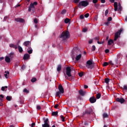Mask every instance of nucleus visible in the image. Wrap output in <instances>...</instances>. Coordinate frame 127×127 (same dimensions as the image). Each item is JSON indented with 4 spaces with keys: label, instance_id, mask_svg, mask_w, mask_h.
I'll use <instances>...</instances> for the list:
<instances>
[{
    "label": "nucleus",
    "instance_id": "nucleus-1",
    "mask_svg": "<svg viewBox=\"0 0 127 127\" xmlns=\"http://www.w3.org/2000/svg\"><path fill=\"white\" fill-rule=\"evenodd\" d=\"M70 37V33H69V31H66L65 32H63L61 35L60 36V38H61V40L62 41H67V39Z\"/></svg>",
    "mask_w": 127,
    "mask_h": 127
},
{
    "label": "nucleus",
    "instance_id": "nucleus-2",
    "mask_svg": "<svg viewBox=\"0 0 127 127\" xmlns=\"http://www.w3.org/2000/svg\"><path fill=\"white\" fill-rule=\"evenodd\" d=\"M64 73V76H65V79L67 80H71V78H69L68 77H72V74H71V67L68 66L66 67V73Z\"/></svg>",
    "mask_w": 127,
    "mask_h": 127
},
{
    "label": "nucleus",
    "instance_id": "nucleus-3",
    "mask_svg": "<svg viewBox=\"0 0 127 127\" xmlns=\"http://www.w3.org/2000/svg\"><path fill=\"white\" fill-rule=\"evenodd\" d=\"M80 50H79L77 48H73L72 52L71 53V57L73 60H74V59L77 56L78 54H80Z\"/></svg>",
    "mask_w": 127,
    "mask_h": 127
},
{
    "label": "nucleus",
    "instance_id": "nucleus-4",
    "mask_svg": "<svg viewBox=\"0 0 127 127\" xmlns=\"http://www.w3.org/2000/svg\"><path fill=\"white\" fill-rule=\"evenodd\" d=\"M92 112H93V110L92 109V108L86 109L84 112L82 113V115L81 116L82 118H87L88 116L92 114Z\"/></svg>",
    "mask_w": 127,
    "mask_h": 127
},
{
    "label": "nucleus",
    "instance_id": "nucleus-5",
    "mask_svg": "<svg viewBox=\"0 0 127 127\" xmlns=\"http://www.w3.org/2000/svg\"><path fill=\"white\" fill-rule=\"evenodd\" d=\"M88 5H89V2L87 0L81 1L78 4L79 8H82V6L86 7Z\"/></svg>",
    "mask_w": 127,
    "mask_h": 127
},
{
    "label": "nucleus",
    "instance_id": "nucleus-6",
    "mask_svg": "<svg viewBox=\"0 0 127 127\" xmlns=\"http://www.w3.org/2000/svg\"><path fill=\"white\" fill-rule=\"evenodd\" d=\"M34 5H37V1H35L33 3H31L28 11H29V12H30V11H33V12H34V10H35V7H34Z\"/></svg>",
    "mask_w": 127,
    "mask_h": 127
},
{
    "label": "nucleus",
    "instance_id": "nucleus-7",
    "mask_svg": "<svg viewBox=\"0 0 127 127\" xmlns=\"http://www.w3.org/2000/svg\"><path fill=\"white\" fill-rule=\"evenodd\" d=\"M123 31V28H121L119 31H118L117 32L115 33V37H114V41H117L118 40V38H119V36L121 35V33H122V32Z\"/></svg>",
    "mask_w": 127,
    "mask_h": 127
},
{
    "label": "nucleus",
    "instance_id": "nucleus-8",
    "mask_svg": "<svg viewBox=\"0 0 127 127\" xmlns=\"http://www.w3.org/2000/svg\"><path fill=\"white\" fill-rule=\"evenodd\" d=\"M86 67H87L88 69H92L94 67V65H93V62L90 60L86 62Z\"/></svg>",
    "mask_w": 127,
    "mask_h": 127
},
{
    "label": "nucleus",
    "instance_id": "nucleus-9",
    "mask_svg": "<svg viewBox=\"0 0 127 127\" xmlns=\"http://www.w3.org/2000/svg\"><path fill=\"white\" fill-rule=\"evenodd\" d=\"M43 120H44V124L42 125V127H50V125H49V124H48V121H49V120L48 119V118H47L45 120V118H43Z\"/></svg>",
    "mask_w": 127,
    "mask_h": 127
},
{
    "label": "nucleus",
    "instance_id": "nucleus-10",
    "mask_svg": "<svg viewBox=\"0 0 127 127\" xmlns=\"http://www.w3.org/2000/svg\"><path fill=\"white\" fill-rule=\"evenodd\" d=\"M110 2H112L113 3H114V10L115 11H117V10H118V3L117 2H115V0H109Z\"/></svg>",
    "mask_w": 127,
    "mask_h": 127
},
{
    "label": "nucleus",
    "instance_id": "nucleus-11",
    "mask_svg": "<svg viewBox=\"0 0 127 127\" xmlns=\"http://www.w3.org/2000/svg\"><path fill=\"white\" fill-rule=\"evenodd\" d=\"M15 21H16V22H20V23H24L25 22L24 19L21 18H15Z\"/></svg>",
    "mask_w": 127,
    "mask_h": 127
},
{
    "label": "nucleus",
    "instance_id": "nucleus-12",
    "mask_svg": "<svg viewBox=\"0 0 127 127\" xmlns=\"http://www.w3.org/2000/svg\"><path fill=\"white\" fill-rule=\"evenodd\" d=\"M116 101L117 102H118L119 103H121V104H124L125 103V99L124 98L121 97V98H116Z\"/></svg>",
    "mask_w": 127,
    "mask_h": 127
},
{
    "label": "nucleus",
    "instance_id": "nucleus-13",
    "mask_svg": "<svg viewBox=\"0 0 127 127\" xmlns=\"http://www.w3.org/2000/svg\"><path fill=\"white\" fill-rule=\"evenodd\" d=\"M58 89L59 90L61 94H64V88H63V86H62V85L60 84L59 85Z\"/></svg>",
    "mask_w": 127,
    "mask_h": 127
},
{
    "label": "nucleus",
    "instance_id": "nucleus-14",
    "mask_svg": "<svg viewBox=\"0 0 127 127\" xmlns=\"http://www.w3.org/2000/svg\"><path fill=\"white\" fill-rule=\"evenodd\" d=\"M96 101H97V100L96 99V98H95V97H90V98L89 99V101L90 102V103H91V104H94V103H96Z\"/></svg>",
    "mask_w": 127,
    "mask_h": 127
},
{
    "label": "nucleus",
    "instance_id": "nucleus-15",
    "mask_svg": "<svg viewBox=\"0 0 127 127\" xmlns=\"http://www.w3.org/2000/svg\"><path fill=\"white\" fill-rule=\"evenodd\" d=\"M82 58V54H79L78 55H77V56H76L75 57V60H76V61H79L81 58Z\"/></svg>",
    "mask_w": 127,
    "mask_h": 127
},
{
    "label": "nucleus",
    "instance_id": "nucleus-16",
    "mask_svg": "<svg viewBox=\"0 0 127 127\" xmlns=\"http://www.w3.org/2000/svg\"><path fill=\"white\" fill-rule=\"evenodd\" d=\"M29 57H30V56L28 54H25L23 56V60H27Z\"/></svg>",
    "mask_w": 127,
    "mask_h": 127
},
{
    "label": "nucleus",
    "instance_id": "nucleus-17",
    "mask_svg": "<svg viewBox=\"0 0 127 127\" xmlns=\"http://www.w3.org/2000/svg\"><path fill=\"white\" fill-rule=\"evenodd\" d=\"M9 47L11 48H14V49H17L18 47L17 45H15L13 44H10L9 45Z\"/></svg>",
    "mask_w": 127,
    "mask_h": 127
},
{
    "label": "nucleus",
    "instance_id": "nucleus-18",
    "mask_svg": "<svg viewBox=\"0 0 127 127\" xmlns=\"http://www.w3.org/2000/svg\"><path fill=\"white\" fill-rule=\"evenodd\" d=\"M23 44L26 47H28V46H29V45L30 44V41H25L24 42Z\"/></svg>",
    "mask_w": 127,
    "mask_h": 127
},
{
    "label": "nucleus",
    "instance_id": "nucleus-19",
    "mask_svg": "<svg viewBox=\"0 0 127 127\" xmlns=\"http://www.w3.org/2000/svg\"><path fill=\"white\" fill-rule=\"evenodd\" d=\"M118 6H119L118 9L117 8L118 11H120V12L122 11L123 10V7H122V5L120 3H119Z\"/></svg>",
    "mask_w": 127,
    "mask_h": 127
},
{
    "label": "nucleus",
    "instance_id": "nucleus-20",
    "mask_svg": "<svg viewBox=\"0 0 127 127\" xmlns=\"http://www.w3.org/2000/svg\"><path fill=\"white\" fill-rule=\"evenodd\" d=\"M5 74L4 76L6 78V79H7V78H8V76H9V71H5L4 72Z\"/></svg>",
    "mask_w": 127,
    "mask_h": 127
},
{
    "label": "nucleus",
    "instance_id": "nucleus-21",
    "mask_svg": "<svg viewBox=\"0 0 127 127\" xmlns=\"http://www.w3.org/2000/svg\"><path fill=\"white\" fill-rule=\"evenodd\" d=\"M33 50H32V48L31 47H29L28 48L27 52L29 54H31L33 52Z\"/></svg>",
    "mask_w": 127,
    "mask_h": 127
},
{
    "label": "nucleus",
    "instance_id": "nucleus-22",
    "mask_svg": "<svg viewBox=\"0 0 127 127\" xmlns=\"http://www.w3.org/2000/svg\"><path fill=\"white\" fill-rule=\"evenodd\" d=\"M5 61L7 63H9L10 62V58H9L8 57H6L5 58Z\"/></svg>",
    "mask_w": 127,
    "mask_h": 127
},
{
    "label": "nucleus",
    "instance_id": "nucleus-23",
    "mask_svg": "<svg viewBox=\"0 0 127 127\" xmlns=\"http://www.w3.org/2000/svg\"><path fill=\"white\" fill-rule=\"evenodd\" d=\"M79 93L80 96H85V92H84L83 90L81 89L79 90Z\"/></svg>",
    "mask_w": 127,
    "mask_h": 127
},
{
    "label": "nucleus",
    "instance_id": "nucleus-24",
    "mask_svg": "<svg viewBox=\"0 0 127 127\" xmlns=\"http://www.w3.org/2000/svg\"><path fill=\"white\" fill-rule=\"evenodd\" d=\"M61 69H62V65H61V64L58 65L57 67L58 72H60V71H61Z\"/></svg>",
    "mask_w": 127,
    "mask_h": 127
},
{
    "label": "nucleus",
    "instance_id": "nucleus-25",
    "mask_svg": "<svg viewBox=\"0 0 127 127\" xmlns=\"http://www.w3.org/2000/svg\"><path fill=\"white\" fill-rule=\"evenodd\" d=\"M18 49L20 53H22V52H23V50L22 49V48L20 46H18Z\"/></svg>",
    "mask_w": 127,
    "mask_h": 127
},
{
    "label": "nucleus",
    "instance_id": "nucleus-26",
    "mask_svg": "<svg viewBox=\"0 0 127 127\" xmlns=\"http://www.w3.org/2000/svg\"><path fill=\"white\" fill-rule=\"evenodd\" d=\"M113 43H114V40L112 39H110L108 42V45H112Z\"/></svg>",
    "mask_w": 127,
    "mask_h": 127
},
{
    "label": "nucleus",
    "instance_id": "nucleus-27",
    "mask_svg": "<svg viewBox=\"0 0 127 127\" xmlns=\"http://www.w3.org/2000/svg\"><path fill=\"white\" fill-rule=\"evenodd\" d=\"M8 57L10 58H13L14 57V53H11L9 54Z\"/></svg>",
    "mask_w": 127,
    "mask_h": 127
},
{
    "label": "nucleus",
    "instance_id": "nucleus-28",
    "mask_svg": "<svg viewBox=\"0 0 127 127\" xmlns=\"http://www.w3.org/2000/svg\"><path fill=\"white\" fill-rule=\"evenodd\" d=\"M58 115V111L53 112L52 113V116H56Z\"/></svg>",
    "mask_w": 127,
    "mask_h": 127
},
{
    "label": "nucleus",
    "instance_id": "nucleus-29",
    "mask_svg": "<svg viewBox=\"0 0 127 127\" xmlns=\"http://www.w3.org/2000/svg\"><path fill=\"white\" fill-rule=\"evenodd\" d=\"M36 81H37V79L35 77H33L31 80L32 83H34V82H36Z\"/></svg>",
    "mask_w": 127,
    "mask_h": 127
},
{
    "label": "nucleus",
    "instance_id": "nucleus-30",
    "mask_svg": "<svg viewBox=\"0 0 127 127\" xmlns=\"http://www.w3.org/2000/svg\"><path fill=\"white\" fill-rule=\"evenodd\" d=\"M25 68H26V66L25 64H23L21 67V70L22 71H23L25 69Z\"/></svg>",
    "mask_w": 127,
    "mask_h": 127
},
{
    "label": "nucleus",
    "instance_id": "nucleus-31",
    "mask_svg": "<svg viewBox=\"0 0 127 127\" xmlns=\"http://www.w3.org/2000/svg\"><path fill=\"white\" fill-rule=\"evenodd\" d=\"M8 87L7 86H3L1 87V91H5V89H7Z\"/></svg>",
    "mask_w": 127,
    "mask_h": 127
},
{
    "label": "nucleus",
    "instance_id": "nucleus-32",
    "mask_svg": "<svg viewBox=\"0 0 127 127\" xmlns=\"http://www.w3.org/2000/svg\"><path fill=\"white\" fill-rule=\"evenodd\" d=\"M69 22H70V19H69V18L65 19V20H64L65 23H69Z\"/></svg>",
    "mask_w": 127,
    "mask_h": 127
},
{
    "label": "nucleus",
    "instance_id": "nucleus-33",
    "mask_svg": "<svg viewBox=\"0 0 127 127\" xmlns=\"http://www.w3.org/2000/svg\"><path fill=\"white\" fill-rule=\"evenodd\" d=\"M120 62H119V59H116L114 60V64H118Z\"/></svg>",
    "mask_w": 127,
    "mask_h": 127
},
{
    "label": "nucleus",
    "instance_id": "nucleus-34",
    "mask_svg": "<svg viewBox=\"0 0 127 127\" xmlns=\"http://www.w3.org/2000/svg\"><path fill=\"white\" fill-rule=\"evenodd\" d=\"M60 118H61L62 122H65V117H64V116H63V115H61L60 116Z\"/></svg>",
    "mask_w": 127,
    "mask_h": 127
},
{
    "label": "nucleus",
    "instance_id": "nucleus-35",
    "mask_svg": "<svg viewBox=\"0 0 127 127\" xmlns=\"http://www.w3.org/2000/svg\"><path fill=\"white\" fill-rule=\"evenodd\" d=\"M105 82L106 84H109V82H110V79L109 78H105Z\"/></svg>",
    "mask_w": 127,
    "mask_h": 127
},
{
    "label": "nucleus",
    "instance_id": "nucleus-36",
    "mask_svg": "<svg viewBox=\"0 0 127 127\" xmlns=\"http://www.w3.org/2000/svg\"><path fill=\"white\" fill-rule=\"evenodd\" d=\"M78 76H79V77H83V76H84V72H81L78 73Z\"/></svg>",
    "mask_w": 127,
    "mask_h": 127
},
{
    "label": "nucleus",
    "instance_id": "nucleus-37",
    "mask_svg": "<svg viewBox=\"0 0 127 127\" xmlns=\"http://www.w3.org/2000/svg\"><path fill=\"white\" fill-rule=\"evenodd\" d=\"M67 12V10L66 9H63L61 12V14H65L66 12Z\"/></svg>",
    "mask_w": 127,
    "mask_h": 127
},
{
    "label": "nucleus",
    "instance_id": "nucleus-38",
    "mask_svg": "<svg viewBox=\"0 0 127 127\" xmlns=\"http://www.w3.org/2000/svg\"><path fill=\"white\" fill-rule=\"evenodd\" d=\"M109 65V63L108 62H104V64H103V66L104 67H106V66H108Z\"/></svg>",
    "mask_w": 127,
    "mask_h": 127
},
{
    "label": "nucleus",
    "instance_id": "nucleus-39",
    "mask_svg": "<svg viewBox=\"0 0 127 127\" xmlns=\"http://www.w3.org/2000/svg\"><path fill=\"white\" fill-rule=\"evenodd\" d=\"M60 94H61V93L60 92V91H58V92H56V96L57 97H59V98H60Z\"/></svg>",
    "mask_w": 127,
    "mask_h": 127
},
{
    "label": "nucleus",
    "instance_id": "nucleus-40",
    "mask_svg": "<svg viewBox=\"0 0 127 127\" xmlns=\"http://www.w3.org/2000/svg\"><path fill=\"white\" fill-rule=\"evenodd\" d=\"M103 118H108L109 117V115H108V114L107 113H103Z\"/></svg>",
    "mask_w": 127,
    "mask_h": 127
},
{
    "label": "nucleus",
    "instance_id": "nucleus-41",
    "mask_svg": "<svg viewBox=\"0 0 127 127\" xmlns=\"http://www.w3.org/2000/svg\"><path fill=\"white\" fill-rule=\"evenodd\" d=\"M100 98H101V93H98L97 95H96V99H100Z\"/></svg>",
    "mask_w": 127,
    "mask_h": 127
},
{
    "label": "nucleus",
    "instance_id": "nucleus-42",
    "mask_svg": "<svg viewBox=\"0 0 127 127\" xmlns=\"http://www.w3.org/2000/svg\"><path fill=\"white\" fill-rule=\"evenodd\" d=\"M123 90L124 91H127V85H124L123 86Z\"/></svg>",
    "mask_w": 127,
    "mask_h": 127
},
{
    "label": "nucleus",
    "instance_id": "nucleus-43",
    "mask_svg": "<svg viewBox=\"0 0 127 127\" xmlns=\"http://www.w3.org/2000/svg\"><path fill=\"white\" fill-rule=\"evenodd\" d=\"M23 92L24 93H26L27 94H28V93H29V91H28V90H27L26 88L24 89Z\"/></svg>",
    "mask_w": 127,
    "mask_h": 127
},
{
    "label": "nucleus",
    "instance_id": "nucleus-44",
    "mask_svg": "<svg viewBox=\"0 0 127 127\" xmlns=\"http://www.w3.org/2000/svg\"><path fill=\"white\" fill-rule=\"evenodd\" d=\"M6 99L7 100V101H10L11 100V97H10V96H7L6 97Z\"/></svg>",
    "mask_w": 127,
    "mask_h": 127
},
{
    "label": "nucleus",
    "instance_id": "nucleus-45",
    "mask_svg": "<svg viewBox=\"0 0 127 127\" xmlns=\"http://www.w3.org/2000/svg\"><path fill=\"white\" fill-rule=\"evenodd\" d=\"M88 31V29L87 28H84L82 29V32H87Z\"/></svg>",
    "mask_w": 127,
    "mask_h": 127
},
{
    "label": "nucleus",
    "instance_id": "nucleus-46",
    "mask_svg": "<svg viewBox=\"0 0 127 127\" xmlns=\"http://www.w3.org/2000/svg\"><path fill=\"white\" fill-rule=\"evenodd\" d=\"M0 100H1L0 101V107H2V106H3V104H2V98H0Z\"/></svg>",
    "mask_w": 127,
    "mask_h": 127
},
{
    "label": "nucleus",
    "instance_id": "nucleus-47",
    "mask_svg": "<svg viewBox=\"0 0 127 127\" xmlns=\"http://www.w3.org/2000/svg\"><path fill=\"white\" fill-rule=\"evenodd\" d=\"M109 64H110V65H111L112 66H114V65H115V64H114V63H113V61H110L109 62Z\"/></svg>",
    "mask_w": 127,
    "mask_h": 127
},
{
    "label": "nucleus",
    "instance_id": "nucleus-48",
    "mask_svg": "<svg viewBox=\"0 0 127 127\" xmlns=\"http://www.w3.org/2000/svg\"><path fill=\"white\" fill-rule=\"evenodd\" d=\"M79 1H80V0H73V2L74 3H79Z\"/></svg>",
    "mask_w": 127,
    "mask_h": 127
},
{
    "label": "nucleus",
    "instance_id": "nucleus-49",
    "mask_svg": "<svg viewBox=\"0 0 127 127\" xmlns=\"http://www.w3.org/2000/svg\"><path fill=\"white\" fill-rule=\"evenodd\" d=\"M90 15V14H89V13H87L86 14H85L84 15V17H85L86 18H88V17Z\"/></svg>",
    "mask_w": 127,
    "mask_h": 127
},
{
    "label": "nucleus",
    "instance_id": "nucleus-50",
    "mask_svg": "<svg viewBox=\"0 0 127 127\" xmlns=\"http://www.w3.org/2000/svg\"><path fill=\"white\" fill-rule=\"evenodd\" d=\"M34 23H35L36 24H37V23H38V20H37V18H35L34 19Z\"/></svg>",
    "mask_w": 127,
    "mask_h": 127
},
{
    "label": "nucleus",
    "instance_id": "nucleus-51",
    "mask_svg": "<svg viewBox=\"0 0 127 127\" xmlns=\"http://www.w3.org/2000/svg\"><path fill=\"white\" fill-rule=\"evenodd\" d=\"M3 2V5H5L4 0H0V3H2Z\"/></svg>",
    "mask_w": 127,
    "mask_h": 127
},
{
    "label": "nucleus",
    "instance_id": "nucleus-52",
    "mask_svg": "<svg viewBox=\"0 0 127 127\" xmlns=\"http://www.w3.org/2000/svg\"><path fill=\"white\" fill-rule=\"evenodd\" d=\"M92 51H95L96 50V46L95 45L92 46Z\"/></svg>",
    "mask_w": 127,
    "mask_h": 127
},
{
    "label": "nucleus",
    "instance_id": "nucleus-53",
    "mask_svg": "<svg viewBox=\"0 0 127 127\" xmlns=\"http://www.w3.org/2000/svg\"><path fill=\"white\" fill-rule=\"evenodd\" d=\"M79 18L80 19H84V15H80L79 16Z\"/></svg>",
    "mask_w": 127,
    "mask_h": 127
},
{
    "label": "nucleus",
    "instance_id": "nucleus-54",
    "mask_svg": "<svg viewBox=\"0 0 127 127\" xmlns=\"http://www.w3.org/2000/svg\"><path fill=\"white\" fill-rule=\"evenodd\" d=\"M98 0H92V2H93V3H94V4L97 3V2H98Z\"/></svg>",
    "mask_w": 127,
    "mask_h": 127
},
{
    "label": "nucleus",
    "instance_id": "nucleus-55",
    "mask_svg": "<svg viewBox=\"0 0 127 127\" xmlns=\"http://www.w3.org/2000/svg\"><path fill=\"white\" fill-rule=\"evenodd\" d=\"M97 43H98V44H104V41H101V42H100V41H98Z\"/></svg>",
    "mask_w": 127,
    "mask_h": 127
},
{
    "label": "nucleus",
    "instance_id": "nucleus-56",
    "mask_svg": "<svg viewBox=\"0 0 127 127\" xmlns=\"http://www.w3.org/2000/svg\"><path fill=\"white\" fill-rule=\"evenodd\" d=\"M113 18H112V17H109L108 18V21H112Z\"/></svg>",
    "mask_w": 127,
    "mask_h": 127
},
{
    "label": "nucleus",
    "instance_id": "nucleus-57",
    "mask_svg": "<svg viewBox=\"0 0 127 127\" xmlns=\"http://www.w3.org/2000/svg\"><path fill=\"white\" fill-rule=\"evenodd\" d=\"M108 13H109V10L107 9L105 11V16H107L108 15Z\"/></svg>",
    "mask_w": 127,
    "mask_h": 127
},
{
    "label": "nucleus",
    "instance_id": "nucleus-58",
    "mask_svg": "<svg viewBox=\"0 0 127 127\" xmlns=\"http://www.w3.org/2000/svg\"><path fill=\"white\" fill-rule=\"evenodd\" d=\"M99 5H100L99 4H97V3L94 4V6L95 7H96V8H98V7H99Z\"/></svg>",
    "mask_w": 127,
    "mask_h": 127
},
{
    "label": "nucleus",
    "instance_id": "nucleus-59",
    "mask_svg": "<svg viewBox=\"0 0 127 127\" xmlns=\"http://www.w3.org/2000/svg\"><path fill=\"white\" fill-rule=\"evenodd\" d=\"M58 107H59V104H56V105L54 106L55 109H58Z\"/></svg>",
    "mask_w": 127,
    "mask_h": 127
},
{
    "label": "nucleus",
    "instance_id": "nucleus-60",
    "mask_svg": "<svg viewBox=\"0 0 127 127\" xmlns=\"http://www.w3.org/2000/svg\"><path fill=\"white\" fill-rule=\"evenodd\" d=\"M88 43H89V44H92V43H93V40H92V39L90 40L89 41V42H88Z\"/></svg>",
    "mask_w": 127,
    "mask_h": 127
},
{
    "label": "nucleus",
    "instance_id": "nucleus-61",
    "mask_svg": "<svg viewBox=\"0 0 127 127\" xmlns=\"http://www.w3.org/2000/svg\"><path fill=\"white\" fill-rule=\"evenodd\" d=\"M37 110H41V107H40V106H37Z\"/></svg>",
    "mask_w": 127,
    "mask_h": 127
},
{
    "label": "nucleus",
    "instance_id": "nucleus-62",
    "mask_svg": "<svg viewBox=\"0 0 127 127\" xmlns=\"http://www.w3.org/2000/svg\"><path fill=\"white\" fill-rule=\"evenodd\" d=\"M94 39H95V40H98V41H99V40H100V37H96Z\"/></svg>",
    "mask_w": 127,
    "mask_h": 127
},
{
    "label": "nucleus",
    "instance_id": "nucleus-63",
    "mask_svg": "<svg viewBox=\"0 0 127 127\" xmlns=\"http://www.w3.org/2000/svg\"><path fill=\"white\" fill-rule=\"evenodd\" d=\"M105 53H109L110 52V50L109 49H106L105 50Z\"/></svg>",
    "mask_w": 127,
    "mask_h": 127
},
{
    "label": "nucleus",
    "instance_id": "nucleus-64",
    "mask_svg": "<svg viewBox=\"0 0 127 127\" xmlns=\"http://www.w3.org/2000/svg\"><path fill=\"white\" fill-rule=\"evenodd\" d=\"M84 126H88V122L85 121L84 123Z\"/></svg>",
    "mask_w": 127,
    "mask_h": 127
}]
</instances>
